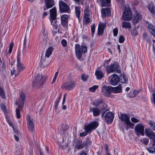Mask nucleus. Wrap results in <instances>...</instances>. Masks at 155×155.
Instances as JSON below:
<instances>
[{
	"label": "nucleus",
	"mask_w": 155,
	"mask_h": 155,
	"mask_svg": "<svg viewBox=\"0 0 155 155\" xmlns=\"http://www.w3.org/2000/svg\"><path fill=\"white\" fill-rule=\"evenodd\" d=\"M102 101L101 99H97L93 103V104L95 106H98L102 103Z\"/></svg>",
	"instance_id": "nucleus-36"
},
{
	"label": "nucleus",
	"mask_w": 155,
	"mask_h": 155,
	"mask_svg": "<svg viewBox=\"0 0 155 155\" xmlns=\"http://www.w3.org/2000/svg\"><path fill=\"white\" fill-rule=\"evenodd\" d=\"M45 81V78L42 75L37 74L32 83V86L34 88H40L43 85Z\"/></svg>",
	"instance_id": "nucleus-2"
},
{
	"label": "nucleus",
	"mask_w": 155,
	"mask_h": 155,
	"mask_svg": "<svg viewBox=\"0 0 155 155\" xmlns=\"http://www.w3.org/2000/svg\"><path fill=\"white\" fill-rule=\"evenodd\" d=\"M90 12L87 8H86L84 10V16H90Z\"/></svg>",
	"instance_id": "nucleus-39"
},
{
	"label": "nucleus",
	"mask_w": 155,
	"mask_h": 155,
	"mask_svg": "<svg viewBox=\"0 0 155 155\" xmlns=\"http://www.w3.org/2000/svg\"><path fill=\"white\" fill-rule=\"evenodd\" d=\"M148 8L153 16L155 17V7L152 4H150L148 5Z\"/></svg>",
	"instance_id": "nucleus-25"
},
{
	"label": "nucleus",
	"mask_w": 155,
	"mask_h": 155,
	"mask_svg": "<svg viewBox=\"0 0 155 155\" xmlns=\"http://www.w3.org/2000/svg\"><path fill=\"white\" fill-rule=\"evenodd\" d=\"M75 86L74 82L72 81H68L63 84L61 86L62 89L64 88L66 90H72Z\"/></svg>",
	"instance_id": "nucleus-13"
},
{
	"label": "nucleus",
	"mask_w": 155,
	"mask_h": 155,
	"mask_svg": "<svg viewBox=\"0 0 155 155\" xmlns=\"http://www.w3.org/2000/svg\"><path fill=\"white\" fill-rule=\"evenodd\" d=\"M88 78V77L86 75L84 74H82V75L81 78L83 81L86 80Z\"/></svg>",
	"instance_id": "nucleus-53"
},
{
	"label": "nucleus",
	"mask_w": 155,
	"mask_h": 155,
	"mask_svg": "<svg viewBox=\"0 0 155 155\" xmlns=\"http://www.w3.org/2000/svg\"><path fill=\"white\" fill-rule=\"evenodd\" d=\"M0 95L3 98H5V96L3 92V89L1 87H0Z\"/></svg>",
	"instance_id": "nucleus-44"
},
{
	"label": "nucleus",
	"mask_w": 155,
	"mask_h": 155,
	"mask_svg": "<svg viewBox=\"0 0 155 155\" xmlns=\"http://www.w3.org/2000/svg\"><path fill=\"white\" fill-rule=\"evenodd\" d=\"M119 78V81H120L122 83H125L127 81V79L125 76L123 75H121Z\"/></svg>",
	"instance_id": "nucleus-34"
},
{
	"label": "nucleus",
	"mask_w": 155,
	"mask_h": 155,
	"mask_svg": "<svg viewBox=\"0 0 155 155\" xmlns=\"http://www.w3.org/2000/svg\"><path fill=\"white\" fill-rule=\"evenodd\" d=\"M75 148L79 150L83 149L84 147L82 141L80 140H77L75 141Z\"/></svg>",
	"instance_id": "nucleus-19"
},
{
	"label": "nucleus",
	"mask_w": 155,
	"mask_h": 155,
	"mask_svg": "<svg viewBox=\"0 0 155 155\" xmlns=\"http://www.w3.org/2000/svg\"><path fill=\"white\" fill-rule=\"evenodd\" d=\"M120 119L122 122H124L127 126L126 129L128 130L129 128H133L134 124L131 123L129 117L126 114H121L120 116Z\"/></svg>",
	"instance_id": "nucleus-6"
},
{
	"label": "nucleus",
	"mask_w": 155,
	"mask_h": 155,
	"mask_svg": "<svg viewBox=\"0 0 155 155\" xmlns=\"http://www.w3.org/2000/svg\"><path fill=\"white\" fill-rule=\"evenodd\" d=\"M113 87L110 86H104L101 89V93L106 96H110L111 92L113 91Z\"/></svg>",
	"instance_id": "nucleus-11"
},
{
	"label": "nucleus",
	"mask_w": 155,
	"mask_h": 155,
	"mask_svg": "<svg viewBox=\"0 0 155 155\" xmlns=\"http://www.w3.org/2000/svg\"><path fill=\"white\" fill-rule=\"evenodd\" d=\"M98 125V123L97 122L95 121L92 122L85 127V131L81 133L80 136L82 137L87 135L88 133H90L92 130L95 129Z\"/></svg>",
	"instance_id": "nucleus-1"
},
{
	"label": "nucleus",
	"mask_w": 155,
	"mask_h": 155,
	"mask_svg": "<svg viewBox=\"0 0 155 155\" xmlns=\"http://www.w3.org/2000/svg\"><path fill=\"white\" fill-rule=\"evenodd\" d=\"M45 4L46 8H44V10L45 11L50 8L54 5V2L53 0H45Z\"/></svg>",
	"instance_id": "nucleus-15"
},
{
	"label": "nucleus",
	"mask_w": 155,
	"mask_h": 155,
	"mask_svg": "<svg viewBox=\"0 0 155 155\" xmlns=\"http://www.w3.org/2000/svg\"><path fill=\"white\" fill-rule=\"evenodd\" d=\"M142 143L145 145H147L149 142V140L147 138H145L140 140Z\"/></svg>",
	"instance_id": "nucleus-42"
},
{
	"label": "nucleus",
	"mask_w": 155,
	"mask_h": 155,
	"mask_svg": "<svg viewBox=\"0 0 155 155\" xmlns=\"http://www.w3.org/2000/svg\"><path fill=\"white\" fill-rule=\"evenodd\" d=\"M121 85L119 84L118 86L113 87V91H114L115 93H120L121 91Z\"/></svg>",
	"instance_id": "nucleus-29"
},
{
	"label": "nucleus",
	"mask_w": 155,
	"mask_h": 155,
	"mask_svg": "<svg viewBox=\"0 0 155 155\" xmlns=\"http://www.w3.org/2000/svg\"><path fill=\"white\" fill-rule=\"evenodd\" d=\"M95 75L97 79L100 80L104 76L103 73L99 70H97L95 71Z\"/></svg>",
	"instance_id": "nucleus-26"
},
{
	"label": "nucleus",
	"mask_w": 155,
	"mask_h": 155,
	"mask_svg": "<svg viewBox=\"0 0 155 155\" xmlns=\"http://www.w3.org/2000/svg\"><path fill=\"white\" fill-rule=\"evenodd\" d=\"M17 70L19 72H21L24 68L23 65L20 62V59L19 58H18L17 59Z\"/></svg>",
	"instance_id": "nucleus-23"
},
{
	"label": "nucleus",
	"mask_w": 155,
	"mask_h": 155,
	"mask_svg": "<svg viewBox=\"0 0 155 155\" xmlns=\"http://www.w3.org/2000/svg\"><path fill=\"white\" fill-rule=\"evenodd\" d=\"M61 44L63 47H65L67 45V41L65 39H63L61 41Z\"/></svg>",
	"instance_id": "nucleus-47"
},
{
	"label": "nucleus",
	"mask_w": 155,
	"mask_h": 155,
	"mask_svg": "<svg viewBox=\"0 0 155 155\" xmlns=\"http://www.w3.org/2000/svg\"><path fill=\"white\" fill-rule=\"evenodd\" d=\"M16 115L17 118H19L20 117V110L18 109H17L16 110Z\"/></svg>",
	"instance_id": "nucleus-55"
},
{
	"label": "nucleus",
	"mask_w": 155,
	"mask_h": 155,
	"mask_svg": "<svg viewBox=\"0 0 155 155\" xmlns=\"http://www.w3.org/2000/svg\"><path fill=\"white\" fill-rule=\"evenodd\" d=\"M102 7L108 6L110 2V0H101Z\"/></svg>",
	"instance_id": "nucleus-30"
},
{
	"label": "nucleus",
	"mask_w": 155,
	"mask_h": 155,
	"mask_svg": "<svg viewBox=\"0 0 155 155\" xmlns=\"http://www.w3.org/2000/svg\"><path fill=\"white\" fill-rule=\"evenodd\" d=\"M75 11L76 17L79 18L81 13L80 8L78 6L75 7Z\"/></svg>",
	"instance_id": "nucleus-31"
},
{
	"label": "nucleus",
	"mask_w": 155,
	"mask_h": 155,
	"mask_svg": "<svg viewBox=\"0 0 155 155\" xmlns=\"http://www.w3.org/2000/svg\"><path fill=\"white\" fill-rule=\"evenodd\" d=\"M131 121L134 123H137L139 122V120L134 117H133L131 118Z\"/></svg>",
	"instance_id": "nucleus-54"
},
{
	"label": "nucleus",
	"mask_w": 155,
	"mask_h": 155,
	"mask_svg": "<svg viewBox=\"0 0 155 155\" xmlns=\"http://www.w3.org/2000/svg\"><path fill=\"white\" fill-rule=\"evenodd\" d=\"M14 136L15 139V140L16 141H18L19 139L18 137L16 135H14Z\"/></svg>",
	"instance_id": "nucleus-62"
},
{
	"label": "nucleus",
	"mask_w": 155,
	"mask_h": 155,
	"mask_svg": "<svg viewBox=\"0 0 155 155\" xmlns=\"http://www.w3.org/2000/svg\"><path fill=\"white\" fill-rule=\"evenodd\" d=\"M50 17L49 19L51 25L54 26L55 28L57 27V21L56 19L57 12L56 8L54 7L49 10Z\"/></svg>",
	"instance_id": "nucleus-4"
},
{
	"label": "nucleus",
	"mask_w": 155,
	"mask_h": 155,
	"mask_svg": "<svg viewBox=\"0 0 155 155\" xmlns=\"http://www.w3.org/2000/svg\"><path fill=\"white\" fill-rule=\"evenodd\" d=\"M118 4L123 5L124 2V0H116Z\"/></svg>",
	"instance_id": "nucleus-56"
},
{
	"label": "nucleus",
	"mask_w": 155,
	"mask_h": 155,
	"mask_svg": "<svg viewBox=\"0 0 155 155\" xmlns=\"http://www.w3.org/2000/svg\"><path fill=\"white\" fill-rule=\"evenodd\" d=\"M152 146L153 147H155V137L153 138H152Z\"/></svg>",
	"instance_id": "nucleus-60"
},
{
	"label": "nucleus",
	"mask_w": 155,
	"mask_h": 155,
	"mask_svg": "<svg viewBox=\"0 0 155 155\" xmlns=\"http://www.w3.org/2000/svg\"><path fill=\"white\" fill-rule=\"evenodd\" d=\"M20 72H19V71H18V70H16L14 69L11 71V74L12 76L15 74V77H17L19 75Z\"/></svg>",
	"instance_id": "nucleus-33"
},
{
	"label": "nucleus",
	"mask_w": 155,
	"mask_h": 155,
	"mask_svg": "<svg viewBox=\"0 0 155 155\" xmlns=\"http://www.w3.org/2000/svg\"><path fill=\"white\" fill-rule=\"evenodd\" d=\"M106 71L107 73L108 74L114 72L118 73L121 72V70L119 68V66L116 62H114L113 64L107 67Z\"/></svg>",
	"instance_id": "nucleus-5"
},
{
	"label": "nucleus",
	"mask_w": 155,
	"mask_h": 155,
	"mask_svg": "<svg viewBox=\"0 0 155 155\" xmlns=\"http://www.w3.org/2000/svg\"><path fill=\"white\" fill-rule=\"evenodd\" d=\"M90 140L89 139H87L86 140H85L84 142L83 143L84 146H87L89 143H90Z\"/></svg>",
	"instance_id": "nucleus-49"
},
{
	"label": "nucleus",
	"mask_w": 155,
	"mask_h": 155,
	"mask_svg": "<svg viewBox=\"0 0 155 155\" xmlns=\"http://www.w3.org/2000/svg\"><path fill=\"white\" fill-rule=\"evenodd\" d=\"M132 14L129 6H126L123 14V18L124 20L128 21L131 20Z\"/></svg>",
	"instance_id": "nucleus-7"
},
{
	"label": "nucleus",
	"mask_w": 155,
	"mask_h": 155,
	"mask_svg": "<svg viewBox=\"0 0 155 155\" xmlns=\"http://www.w3.org/2000/svg\"><path fill=\"white\" fill-rule=\"evenodd\" d=\"M98 86L97 85H94L92 87L89 88V90L91 92H94L98 88Z\"/></svg>",
	"instance_id": "nucleus-43"
},
{
	"label": "nucleus",
	"mask_w": 155,
	"mask_h": 155,
	"mask_svg": "<svg viewBox=\"0 0 155 155\" xmlns=\"http://www.w3.org/2000/svg\"><path fill=\"white\" fill-rule=\"evenodd\" d=\"M113 33L114 35V36H116L117 35L118 33V31L117 28H116L113 30Z\"/></svg>",
	"instance_id": "nucleus-52"
},
{
	"label": "nucleus",
	"mask_w": 155,
	"mask_h": 155,
	"mask_svg": "<svg viewBox=\"0 0 155 155\" xmlns=\"http://www.w3.org/2000/svg\"><path fill=\"white\" fill-rule=\"evenodd\" d=\"M114 117L113 114L111 112H108L106 114L104 118L107 123H109L112 122Z\"/></svg>",
	"instance_id": "nucleus-16"
},
{
	"label": "nucleus",
	"mask_w": 155,
	"mask_h": 155,
	"mask_svg": "<svg viewBox=\"0 0 155 155\" xmlns=\"http://www.w3.org/2000/svg\"><path fill=\"white\" fill-rule=\"evenodd\" d=\"M124 40V38L123 36H120L119 37V41L120 43H123Z\"/></svg>",
	"instance_id": "nucleus-51"
},
{
	"label": "nucleus",
	"mask_w": 155,
	"mask_h": 155,
	"mask_svg": "<svg viewBox=\"0 0 155 155\" xmlns=\"http://www.w3.org/2000/svg\"><path fill=\"white\" fill-rule=\"evenodd\" d=\"M90 16H84L83 22L86 24H88L90 22Z\"/></svg>",
	"instance_id": "nucleus-37"
},
{
	"label": "nucleus",
	"mask_w": 155,
	"mask_h": 155,
	"mask_svg": "<svg viewBox=\"0 0 155 155\" xmlns=\"http://www.w3.org/2000/svg\"><path fill=\"white\" fill-rule=\"evenodd\" d=\"M146 149L150 153H155V148L153 147H150L149 148L147 147Z\"/></svg>",
	"instance_id": "nucleus-40"
},
{
	"label": "nucleus",
	"mask_w": 155,
	"mask_h": 155,
	"mask_svg": "<svg viewBox=\"0 0 155 155\" xmlns=\"http://www.w3.org/2000/svg\"><path fill=\"white\" fill-rule=\"evenodd\" d=\"M75 50L76 55L79 59L81 58L83 53L86 52L87 47L84 45L80 46L79 45L77 44L75 46Z\"/></svg>",
	"instance_id": "nucleus-3"
},
{
	"label": "nucleus",
	"mask_w": 155,
	"mask_h": 155,
	"mask_svg": "<svg viewBox=\"0 0 155 155\" xmlns=\"http://www.w3.org/2000/svg\"><path fill=\"white\" fill-rule=\"evenodd\" d=\"M150 127L153 130H155V122L150 120L148 123Z\"/></svg>",
	"instance_id": "nucleus-35"
},
{
	"label": "nucleus",
	"mask_w": 155,
	"mask_h": 155,
	"mask_svg": "<svg viewBox=\"0 0 155 155\" xmlns=\"http://www.w3.org/2000/svg\"><path fill=\"white\" fill-rule=\"evenodd\" d=\"M101 12L102 15L104 16L109 15L110 13L109 9L107 8H102Z\"/></svg>",
	"instance_id": "nucleus-27"
},
{
	"label": "nucleus",
	"mask_w": 155,
	"mask_h": 155,
	"mask_svg": "<svg viewBox=\"0 0 155 155\" xmlns=\"http://www.w3.org/2000/svg\"><path fill=\"white\" fill-rule=\"evenodd\" d=\"M58 105V101L57 100L54 103V109L55 111L57 110Z\"/></svg>",
	"instance_id": "nucleus-57"
},
{
	"label": "nucleus",
	"mask_w": 155,
	"mask_h": 155,
	"mask_svg": "<svg viewBox=\"0 0 155 155\" xmlns=\"http://www.w3.org/2000/svg\"><path fill=\"white\" fill-rule=\"evenodd\" d=\"M53 50V48L52 47H50L46 50L45 53V56L49 58L50 56L51 55L52 51Z\"/></svg>",
	"instance_id": "nucleus-28"
},
{
	"label": "nucleus",
	"mask_w": 155,
	"mask_h": 155,
	"mask_svg": "<svg viewBox=\"0 0 155 155\" xmlns=\"http://www.w3.org/2000/svg\"><path fill=\"white\" fill-rule=\"evenodd\" d=\"M131 33L133 35L135 36L137 35V33L136 30L134 29H133L131 31Z\"/></svg>",
	"instance_id": "nucleus-59"
},
{
	"label": "nucleus",
	"mask_w": 155,
	"mask_h": 155,
	"mask_svg": "<svg viewBox=\"0 0 155 155\" xmlns=\"http://www.w3.org/2000/svg\"><path fill=\"white\" fill-rule=\"evenodd\" d=\"M106 25L105 24L100 23L98 26V35H101L104 32V29Z\"/></svg>",
	"instance_id": "nucleus-18"
},
{
	"label": "nucleus",
	"mask_w": 155,
	"mask_h": 155,
	"mask_svg": "<svg viewBox=\"0 0 155 155\" xmlns=\"http://www.w3.org/2000/svg\"><path fill=\"white\" fill-rule=\"evenodd\" d=\"M134 130L137 135L140 134L142 136L144 135V127L141 124H137L135 126Z\"/></svg>",
	"instance_id": "nucleus-12"
},
{
	"label": "nucleus",
	"mask_w": 155,
	"mask_h": 155,
	"mask_svg": "<svg viewBox=\"0 0 155 155\" xmlns=\"http://www.w3.org/2000/svg\"><path fill=\"white\" fill-rule=\"evenodd\" d=\"M145 133L146 135L149 137L152 138L153 137H155L154 132L150 129L146 128Z\"/></svg>",
	"instance_id": "nucleus-21"
},
{
	"label": "nucleus",
	"mask_w": 155,
	"mask_h": 155,
	"mask_svg": "<svg viewBox=\"0 0 155 155\" xmlns=\"http://www.w3.org/2000/svg\"><path fill=\"white\" fill-rule=\"evenodd\" d=\"M65 97H66V95L65 94L64 95V97H63V102L62 103V104L63 105L62 106V109L63 110H65L66 109V107L65 105H64V103L65 102Z\"/></svg>",
	"instance_id": "nucleus-46"
},
{
	"label": "nucleus",
	"mask_w": 155,
	"mask_h": 155,
	"mask_svg": "<svg viewBox=\"0 0 155 155\" xmlns=\"http://www.w3.org/2000/svg\"><path fill=\"white\" fill-rule=\"evenodd\" d=\"M66 127V125L65 124H63L62 125V128L63 129V130H66V129L65 128V127Z\"/></svg>",
	"instance_id": "nucleus-61"
},
{
	"label": "nucleus",
	"mask_w": 155,
	"mask_h": 155,
	"mask_svg": "<svg viewBox=\"0 0 155 155\" xmlns=\"http://www.w3.org/2000/svg\"><path fill=\"white\" fill-rule=\"evenodd\" d=\"M60 11L61 12H66L70 10V8L67 4L62 1L60 0L59 2Z\"/></svg>",
	"instance_id": "nucleus-10"
},
{
	"label": "nucleus",
	"mask_w": 155,
	"mask_h": 155,
	"mask_svg": "<svg viewBox=\"0 0 155 155\" xmlns=\"http://www.w3.org/2000/svg\"><path fill=\"white\" fill-rule=\"evenodd\" d=\"M53 30L52 31V34L54 35H55V34L57 33V32H58V30L57 31V28H58V24H57V27L55 28L54 26L53 25Z\"/></svg>",
	"instance_id": "nucleus-45"
},
{
	"label": "nucleus",
	"mask_w": 155,
	"mask_h": 155,
	"mask_svg": "<svg viewBox=\"0 0 155 155\" xmlns=\"http://www.w3.org/2000/svg\"><path fill=\"white\" fill-rule=\"evenodd\" d=\"M91 30L93 34L95 31V26L94 25H91Z\"/></svg>",
	"instance_id": "nucleus-58"
},
{
	"label": "nucleus",
	"mask_w": 155,
	"mask_h": 155,
	"mask_svg": "<svg viewBox=\"0 0 155 155\" xmlns=\"http://www.w3.org/2000/svg\"><path fill=\"white\" fill-rule=\"evenodd\" d=\"M26 41L25 39V38L24 39V42H23V51L24 52H26L27 49V47H26Z\"/></svg>",
	"instance_id": "nucleus-41"
},
{
	"label": "nucleus",
	"mask_w": 155,
	"mask_h": 155,
	"mask_svg": "<svg viewBox=\"0 0 155 155\" xmlns=\"http://www.w3.org/2000/svg\"><path fill=\"white\" fill-rule=\"evenodd\" d=\"M26 94L25 93L21 92L19 95L18 101H16L15 103L16 105H18L19 108H22L23 107L25 100Z\"/></svg>",
	"instance_id": "nucleus-8"
},
{
	"label": "nucleus",
	"mask_w": 155,
	"mask_h": 155,
	"mask_svg": "<svg viewBox=\"0 0 155 155\" xmlns=\"http://www.w3.org/2000/svg\"><path fill=\"white\" fill-rule=\"evenodd\" d=\"M27 122L28 130L33 134L35 131V125L33 119L28 116L27 117Z\"/></svg>",
	"instance_id": "nucleus-9"
},
{
	"label": "nucleus",
	"mask_w": 155,
	"mask_h": 155,
	"mask_svg": "<svg viewBox=\"0 0 155 155\" xmlns=\"http://www.w3.org/2000/svg\"><path fill=\"white\" fill-rule=\"evenodd\" d=\"M143 38L147 42H149L150 41L149 36L146 33H144L143 34Z\"/></svg>",
	"instance_id": "nucleus-38"
},
{
	"label": "nucleus",
	"mask_w": 155,
	"mask_h": 155,
	"mask_svg": "<svg viewBox=\"0 0 155 155\" xmlns=\"http://www.w3.org/2000/svg\"><path fill=\"white\" fill-rule=\"evenodd\" d=\"M148 28L150 33L154 37H155V27L152 24L148 23Z\"/></svg>",
	"instance_id": "nucleus-24"
},
{
	"label": "nucleus",
	"mask_w": 155,
	"mask_h": 155,
	"mask_svg": "<svg viewBox=\"0 0 155 155\" xmlns=\"http://www.w3.org/2000/svg\"><path fill=\"white\" fill-rule=\"evenodd\" d=\"M58 71H57L55 73V74L54 75V77L53 78V80H52V82H51V84H53L55 81L56 80V79H57V76H58Z\"/></svg>",
	"instance_id": "nucleus-48"
},
{
	"label": "nucleus",
	"mask_w": 155,
	"mask_h": 155,
	"mask_svg": "<svg viewBox=\"0 0 155 155\" xmlns=\"http://www.w3.org/2000/svg\"><path fill=\"white\" fill-rule=\"evenodd\" d=\"M141 19V15L140 13L137 11H135L133 17V20L134 22L137 23L139 22Z\"/></svg>",
	"instance_id": "nucleus-17"
},
{
	"label": "nucleus",
	"mask_w": 155,
	"mask_h": 155,
	"mask_svg": "<svg viewBox=\"0 0 155 155\" xmlns=\"http://www.w3.org/2000/svg\"><path fill=\"white\" fill-rule=\"evenodd\" d=\"M110 83L111 85H115L117 84L119 81V78L118 76L116 74L111 75L110 77Z\"/></svg>",
	"instance_id": "nucleus-14"
},
{
	"label": "nucleus",
	"mask_w": 155,
	"mask_h": 155,
	"mask_svg": "<svg viewBox=\"0 0 155 155\" xmlns=\"http://www.w3.org/2000/svg\"><path fill=\"white\" fill-rule=\"evenodd\" d=\"M122 27L125 28H131L130 23L128 22H123L122 23Z\"/></svg>",
	"instance_id": "nucleus-32"
},
{
	"label": "nucleus",
	"mask_w": 155,
	"mask_h": 155,
	"mask_svg": "<svg viewBox=\"0 0 155 155\" xmlns=\"http://www.w3.org/2000/svg\"><path fill=\"white\" fill-rule=\"evenodd\" d=\"M48 15V13L46 12H45L43 13V18L46 16Z\"/></svg>",
	"instance_id": "nucleus-63"
},
{
	"label": "nucleus",
	"mask_w": 155,
	"mask_h": 155,
	"mask_svg": "<svg viewBox=\"0 0 155 155\" xmlns=\"http://www.w3.org/2000/svg\"><path fill=\"white\" fill-rule=\"evenodd\" d=\"M69 17V16L67 15H64L61 16V23L63 25H65L68 24Z\"/></svg>",
	"instance_id": "nucleus-20"
},
{
	"label": "nucleus",
	"mask_w": 155,
	"mask_h": 155,
	"mask_svg": "<svg viewBox=\"0 0 155 155\" xmlns=\"http://www.w3.org/2000/svg\"><path fill=\"white\" fill-rule=\"evenodd\" d=\"M90 111V112H93V115L95 117L98 116L101 112V111L99 109L95 107L91 108Z\"/></svg>",
	"instance_id": "nucleus-22"
},
{
	"label": "nucleus",
	"mask_w": 155,
	"mask_h": 155,
	"mask_svg": "<svg viewBox=\"0 0 155 155\" xmlns=\"http://www.w3.org/2000/svg\"><path fill=\"white\" fill-rule=\"evenodd\" d=\"M45 149H46V152H47V153L48 154H49V149H48V148L47 147H45Z\"/></svg>",
	"instance_id": "nucleus-64"
},
{
	"label": "nucleus",
	"mask_w": 155,
	"mask_h": 155,
	"mask_svg": "<svg viewBox=\"0 0 155 155\" xmlns=\"http://www.w3.org/2000/svg\"><path fill=\"white\" fill-rule=\"evenodd\" d=\"M13 45L14 44L13 43H11L10 45L8 50V53L9 54H10L12 52Z\"/></svg>",
	"instance_id": "nucleus-50"
}]
</instances>
